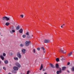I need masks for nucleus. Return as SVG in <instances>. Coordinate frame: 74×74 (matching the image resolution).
<instances>
[{"instance_id": "f257e3e1", "label": "nucleus", "mask_w": 74, "mask_h": 74, "mask_svg": "<svg viewBox=\"0 0 74 74\" xmlns=\"http://www.w3.org/2000/svg\"><path fill=\"white\" fill-rule=\"evenodd\" d=\"M2 20L4 21V20H6V21H9L10 20V18H8L6 16H4L2 18Z\"/></svg>"}, {"instance_id": "f03ea898", "label": "nucleus", "mask_w": 74, "mask_h": 74, "mask_svg": "<svg viewBox=\"0 0 74 74\" xmlns=\"http://www.w3.org/2000/svg\"><path fill=\"white\" fill-rule=\"evenodd\" d=\"M17 56L19 58L21 59V58L22 56H21V53H20L18 52L17 53Z\"/></svg>"}, {"instance_id": "7ed1b4c3", "label": "nucleus", "mask_w": 74, "mask_h": 74, "mask_svg": "<svg viewBox=\"0 0 74 74\" xmlns=\"http://www.w3.org/2000/svg\"><path fill=\"white\" fill-rule=\"evenodd\" d=\"M15 64L18 68H20V67H21V65H20V64H19V63L16 62L15 63Z\"/></svg>"}, {"instance_id": "20e7f679", "label": "nucleus", "mask_w": 74, "mask_h": 74, "mask_svg": "<svg viewBox=\"0 0 74 74\" xmlns=\"http://www.w3.org/2000/svg\"><path fill=\"white\" fill-rule=\"evenodd\" d=\"M29 44H30L29 41H26L25 42V45L26 46H29Z\"/></svg>"}, {"instance_id": "39448f33", "label": "nucleus", "mask_w": 74, "mask_h": 74, "mask_svg": "<svg viewBox=\"0 0 74 74\" xmlns=\"http://www.w3.org/2000/svg\"><path fill=\"white\" fill-rule=\"evenodd\" d=\"M25 34L26 35H27V38H30V36H29V32H27V33H26Z\"/></svg>"}, {"instance_id": "423d86ee", "label": "nucleus", "mask_w": 74, "mask_h": 74, "mask_svg": "<svg viewBox=\"0 0 74 74\" xmlns=\"http://www.w3.org/2000/svg\"><path fill=\"white\" fill-rule=\"evenodd\" d=\"M13 69L14 70H15L16 71H17V70H18V69H19L18 68V67H17L16 66H14L13 67Z\"/></svg>"}, {"instance_id": "0eeeda50", "label": "nucleus", "mask_w": 74, "mask_h": 74, "mask_svg": "<svg viewBox=\"0 0 74 74\" xmlns=\"http://www.w3.org/2000/svg\"><path fill=\"white\" fill-rule=\"evenodd\" d=\"M60 52H63V53H66V51H63V49H60Z\"/></svg>"}, {"instance_id": "6e6552de", "label": "nucleus", "mask_w": 74, "mask_h": 74, "mask_svg": "<svg viewBox=\"0 0 74 74\" xmlns=\"http://www.w3.org/2000/svg\"><path fill=\"white\" fill-rule=\"evenodd\" d=\"M62 73V70L61 69L59 71H57L56 72L57 74H60V73Z\"/></svg>"}, {"instance_id": "1a4fd4ad", "label": "nucleus", "mask_w": 74, "mask_h": 74, "mask_svg": "<svg viewBox=\"0 0 74 74\" xmlns=\"http://www.w3.org/2000/svg\"><path fill=\"white\" fill-rule=\"evenodd\" d=\"M22 52L23 54H25L26 53V49H23L22 50Z\"/></svg>"}, {"instance_id": "9d476101", "label": "nucleus", "mask_w": 74, "mask_h": 74, "mask_svg": "<svg viewBox=\"0 0 74 74\" xmlns=\"http://www.w3.org/2000/svg\"><path fill=\"white\" fill-rule=\"evenodd\" d=\"M0 58H1V59L2 60H4V57L2 55H1L0 56Z\"/></svg>"}, {"instance_id": "9b49d317", "label": "nucleus", "mask_w": 74, "mask_h": 74, "mask_svg": "<svg viewBox=\"0 0 74 74\" xmlns=\"http://www.w3.org/2000/svg\"><path fill=\"white\" fill-rule=\"evenodd\" d=\"M49 42V40H44V42L45 43H47L48 42Z\"/></svg>"}, {"instance_id": "f8f14e48", "label": "nucleus", "mask_w": 74, "mask_h": 74, "mask_svg": "<svg viewBox=\"0 0 74 74\" xmlns=\"http://www.w3.org/2000/svg\"><path fill=\"white\" fill-rule=\"evenodd\" d=\"M50 67H52V68H55V66L52 64H50Z\"/></svg>"}, {"instance_id": "ddd939ff", "label": "nucleus", "mask_w": 74, "mask_h": 74, "mask_svg": "<svg viewBox=\"0 0 74 74\" xmlns=\"http://www.w3.org/2000/svg\"><path fill=\"white\" fill-rule=\"evenodd\" d=\"M21 27L19 26H18L16 27V30H18L19 29H20V28Z\"/></svg>"}, {"instance_id": "4468645a", "label": "nucleus", "mask_w": 74, "mask_h": 74, "mask_svg": "<svg viewBox=\"0 0 74 74\" xmlns=\"http://www.w3.org/2000/svg\"><path fill=\"white\" fill-rule=\"evenodd\" d=\"M64 58V57H63V56H61L60 58L61 60H65V59Z\"/></svg>"}, {"instance_id": "2eb2a0df", "label": "nucleus", "mask_w": 74, "mask_h": 74, "mask_svg": "<svg viewBox=\"0 0 74 74\" xmlns=\"http://www.w3.org/2000/svg\"><path fill=\"white\" fill-rule=\"evenodd\" d=\"M19 32L20 33H23V30L21 29L19 30Z\"/></svg>"}, {"instance_id": "dca6fc26", "label": "nucleus", "mask_w": 74, "mask_h": 74, "mask_svg": "<svg viewBox=\"0 0 74 74\" xmlns=\"http://www.w3.org/2000/svg\"><path fill=\"white\" fill-rule=\"evenodd\" d=\"M56 69H59V64H56Z\"/></svg>"}, {"instance_id": "f3484780", "label": "nucleus", "mask_w": 74, "mask_h": 74, "mask_svg": "<svg viewBox=\"0 0 74 74\" xmlns=\"http://www.w3.org/2000/svg\"><path fill=\"white\" fill-rule=\"evenodd\" d=\"M43 65H42V64H41V66L40 67V70H41L43 69Z\"/></svg>"}, {"instance_id": "a211bd4d", "label": "nucleus", "mask_w": 74, "mask_h": 74, "mask_svg": "<svg viewBox=\"0 0 74 74\" xmlns=\"http://www.w3.org/2000/svg\"><path fill=\"white\" fill-rule=\"evenodd\" d=\"M66 69V67H62V71H63L64 70Z\"/></svg>"}, {"instance_id": "6ab92c4d", "label": "nucleus", "mask_w": 74, "mask_h": 74, "mask_svg": "<svg viewBox=\"0 0 74 74\" xmlns=\"http://www.w3.org/2000/svg\"><path fill=\"white\" fill-rule=\"evenodd\" d=\"M10 32L11 33H13L15 32V31L14 30H12V31H10Z\"/></svg>"}, {"instance_id": "aec40b11", "label": "nucleus", "mask_w": 74, "mask_h": 74, "mask_svg": "<svg viewBox=\"0 0 74 74\" xmlns=\"http://www.w3.org/2000/svg\"><path fill=\"white\" fill-rule=\"evenodd\" d=\"M71 71H74V66L72 67L71 68Z\"/></svg>"}, {"instance_id": "412c9836", "label": "nucleus", "mask_w": 74, "mask_h": 74, "mask_svg": "<svg viewBox=\"0 0 74 74\" xmlns=\"http://www.w3.org/2000/svg\"><path fill=\"white\" fill-rule=\"evenodd\" d=\"M8 61L7 60H5L4 61V63L5 64H8Z\"/></svg>"}, {"instance_id": "4be33fe9", "label": "nucleus", "mask_w": 74, "mask_h": 74, "mask_svg": "<svg viewBox=\"0 0 74 74\" xmlns=\"http://www.w3.org/2000/svg\"><path fill=\"white\" fill-rule=\"evenodd\" d=\"M14 60H18V58L17 57H14Z\"/></svg>"}, {"instance_id": "5701e85b", "label": "nucleus", "mask_w": 74, "mask_h": 74, "mask_svg": "<svg viewBox=\"0 0 74 74\" xmlns=\"http://www.w3.org/2000/svg\"><path fill=\"white\" fill-rule=\"evenodd\" d=\"M71 54H72V52H71L69 54H68V56H71Z\"/></svg>"}, {"instance_id": "b1692460", "label": "nucleus", "mask_w": 74, "mask_h": 74, "mask_svg": "<svg viewBox=\"0 0 74 74\" xmlns=\"http://www.w3.org/2000/svg\"><path fill=\"white\" fill-rule=\"evenodd\" d=\"M10 25V23L7 22L5 23V25L6 26H8Z\"/></svg>"}, {"instance_id": "393cba45", "label": "nucleus", "mask_w": 74, "mask_h": 74, "mask_svg": "<svg viewBox=\"0 0 74 74\" xmlns=\"http://www.w3.org/2000/svg\"><path fill=\"white\" fill-rule=\"evenodd\" d=\"M56 62H59V58H57L56 59Z\"/></svg>"}, {"instance_id": "a878e982", "label": "nucleus", "mask_w": 74, "mask_h": 74, "mask_svg": "<svg viewBox=\"0 0 74 74\" xmlns=\"http://www.w3.org/2000/svg\"><path fill=\"white\" fill-rule=\"evenodd\" d=\"M26 36L25 35H23L22 36V37L23 38H25Z\"/></svg>"}, {"instance_id": "bb28decb", "label": "nucleus", "mask_w": 74, "mask_h": 74, "mask_svg": "<svg viewBox=\"0 0 74 74\" xmlns=\"http://www.w3.org/2000/svg\"><path fill=\"white\" fill-rule=\"evenodd\" d=\"M41 48H42V50H43V51H44V50H45V48H44V47H41Z\"/></svg>"}, {"instance_id": "cd10ccee", "label": "nucleus", "mask_w": 74, "mask_h": 74, "mask_svg": "<svg viewBox=\"0 0 74 74\" xmlns=\"http://www.w3.org/2000/svg\"><path fill=\"white\" fill-rule=\"evenodd\" d=\"M20 47H22L23 46V44H21L20 45Z\"/></svg>"}, {"instance_id": "c85d7f7f", "label": "nucleus", "mask_w": 74, "mask_h": 74, "mask_svg": "<svg viewBox=\"0 0 74 74\" xmlns=\"http://www.w3.org/2000/svg\"><path fill=\"white\" fill-rule=\"evenodd\" d=\"M6 55V54H5V53H3V56H5Z\"/></svg>"}, {"instance_id": "c756f323", "label": "nucleus", "mask_w": 74, "mask_h": 74, "mask_svg": "<svg viewBox=\"0 0 74 74\" xmlns=\"http://www.w3.org/2000/svg\"><path fill=\"white\" fill-rule=\"evenodd\" d=\"M3 70H6V68H5V67H3Z\"/></svg>"}, {"instance_id": "7c9ffc66", "label": "nucleus", "mask_w": 74, "mask_h": 74, "mask_svg": "<svg viewBox=\"0 0 74 74\" xmlns=\"http://www.w3.org/2000/svg\"><path fill=\"white\" fill-rule=\"evenodd\" d=\"M29 72H30V71H27V74H29Z\"/></svg>"}, {"instance_id": "2f4dec72", "label": "nucleus", "mask_w": 74, "mask_h": 74, "mask_svg": "<svg viewBox=\"0 0 74 74\" xmlns=\"http://www.w3.org/2000/svg\"><path fill=\"white\" fill-rule=\"evenodd\" d=\"M37 50L38 51H40V48H39V47H38L37 48Z\"/></svg>"}, {"instance_id": "473e14b6", "label": "nucleus", "mask_w": 74, "mask_h": 74, "mask_svg": "<svg viewBox=\"0 0 74 74\" xmlns=\"http://www.w3.org/2000/svg\"><path fill=\"white\" fill-rule=\"evenodd\" d=\"M20 16L22 18H23V15H21Z\"/></svg>"}, {"instance_id": "72a5a7b5", "label": "nucleus", "mask_w": 74, "mask_h": 74, "mask_svg": "<svg viewBox=\"0 0 74 74\" xmlns=\"http://www.w3.org/2000/svg\"><path fill=\"white\" fill-rule=\"evenodd\" d=\"M35 52H36V51L35 50V49H33V52L34 53H35Z\"/></svg>"}, {"instance_id": "f704fd0d", "label": "nucleus", "mask_w": 74, "mask_h": 74, "mask_svg": "<svg viewBox=\"0 0 74 74\" xmlns=\"http://www.w3.org/2000/svg\"><path fill=\"white\" fill-rule=\"evenodd\" d=\"M70 62H68L67 64V65H70Z\"/></svg>"}, {"instance_id": "c9c22d12", "label": "nucleus", "mask_w": 74, "mask_h": 74, "mask_svg": "<svg viewBox=\"0 0 74 74\" xmlns=\"http://www.w3.org/2000/svg\"><path fill=\"white\" fill-rule=\"evenodd\" d=\"M43 52L44 53H45V50H43Z\"/></svg>"}, {"instance_id": "e433bc0d", "label": "nucleus", "mask_w": 74, "mask_h": 74, "mask_svg": "<svg viewBox=\"0 0 74 74\" xmlns=\"http://www.w3.org/2000/svg\"><path fill=\"white\" fill-rule=\"evenodd\" d=\"M67 71L68 73H70V71L69 70H67Z\"/></svg>"}, {"instance_id": "4c0bfd02", "label": "nucleus", "mask_w": 74, "mask_h": 74, "mask_svg": "<svg viewBox=\"0 0 74 74\" xmlns=\"http://www.w3.org/2000/svg\"><path fill=\"white\" fill-rule=\"evenodd\" d=\"M61 27L62 28L63 27V25H61Z\"/></svg>"}, {"instance_id": "58836bf2", "label": "nucleus", "mask_w": 74, "mask_h": 74, "mask_svg": "<svg viewBox=\"0 0 74 74\" xmlns=\"http://www.w3.org/2000/svg\"><path fill=\"white\" fill-rule=\"evenodd\" d=\"M44 74H47V73H45Z\"/></svg>"}, {"instance_id": "ea45409f", "label": "nucleus", "mask_w": 74, "mask_h": 74, "mask_svg": "<svg viewBox=\"0 0 74 74\" xmlns=\"http://www.w3.org/2000/svg\"><path fill=\"white\" fill-rule=\"evenodd\" d=\"M62 26H64V24H63V25H62Z\"/></svg>"}, {"instance_id": "a19ab883", "label": "nucleus", "mask_w": 74, "mask_h": 74, "mask_svg": "<svg viewBox=\"0 0 74 74\" xmlns=\"http://www.w3.org/2000/svg\"><path fill=\"white\" fill-rule=\"evenodd\" d=\"M1 61L0 60V64H1Z\"/></svg>"}, {"instance_id": "79ce46f5", "label": "nucleus", "mask_w": 74, "mask_h": 74, "mask_svg": "<svg viewBox=\"0 0 74 74\" xmlns=\"http://www.w3.org/2000/svg\"><path fill=\"white\" fill-rule=\"evenodd\" d=\"M45 70L44 69H43V71H44Z\"/></svg>"}, {"instance_id": "37998d69", "label": "nucleus", "mask_w": 74, "mask_h": 74, "mask_svg": "<svg viewBox=\"0 0 74 74\" xmlns=\"http://www.w3.org/2000/svg\"><path fill=\"white\" fill-rule=\"evenodd\" d=\"M0 70H1V69H0Z\"/></svg>"}]
</instances>
